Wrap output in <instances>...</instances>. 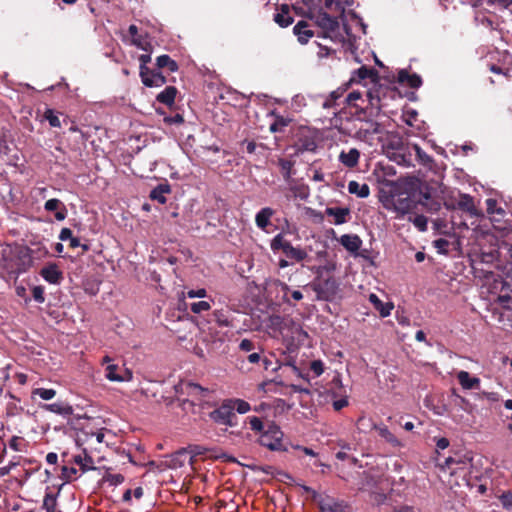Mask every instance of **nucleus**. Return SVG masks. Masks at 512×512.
Listing matches in <instances>:
<instances>
[{
  "mask_svg": "<svg viewBox=\"0 0 512 512\" xmlns=\"http://www.w3.org/2000/svg\"><path fill=\"white\" fill-rule=\"evenodd\" d=\"M164 122L168 125H173V124L179 125L184 122V118L181 114L176 113L172 116H165Z\"/></svg>",
  "mask_w": 512,
  "mask_h": 512,
  "instance_id": "nucleus-64",
  "label": "nucleus"
},
{
  "mask_svg": "<svg viewBox=\"0 0 512 512\" xmlns=\"http://www.w3.org/2000/svg\"><path fill=\"white\" fill-rule=\"evenodd\" d=\"M142 83L146 87H161L166 82V77L158 69H149V73L140 76Z\"/></svg>",
  "mask_w": 512,
  "mask_h": 512,
  "instance_id": "nucleus-16",
  "label": "nucleus"
},
{
  "mask_svg": "<svg viewBox=\"0 0 512 512\" xmlns=\"http://www.w3.org/2000/svg\"><path fill=\"white\" fill-rule=\"evenodd\" d=\"M449 210H461L468 214L470 217L479 216V212L474 203V198L465 193H460L458 198H455L451 203L446 204Z\"/></svg>",
  "mask_w": 512,
  "mask_h": 512,
  "instance_id": "nucleus-8",
  "label": "nucleus"
},
{
  "mask_svg": "<svg viewBox=\"0 0 512 512\" xmlns=\"http://www.w3.org/2000/svg\"><path fill=\"white\" fill-rule=\"evenodd\" d=\"M211 308V305L208 301H198L194 302L190 305V309L193 313H201L203 311H208Z\"/></svg>",
  "mask_w": 512,
  "mask_h": 512,
  "instance_id": "nucleus-56",
  "label": "nucleus"
},
{
  "mask_svg": "<svg viewBox=\"0 0 512 512\" xmlns=\"http://www.w3.org/2000/svg\"><path fill=\"white\" fill-rule=\"evenodd\" d=\"M44 119L49 122V125L54 128H60L61 122L58 115L55 114L53 109H46L44 112Z\"/></svg>",
  "mask_w": 512,
  "mask_h": 512,
  "instance_id": "nucleus-51",
  "label": "nucleus"
},
{
  "mask_svg": "<svg viewBox=\"0 0 512 512\" xmlns=\"http://www.w3.org/2000/svg\"><path fill=\"white\" fill-rule=\"evenodd\" d=\"M412 222L419 231L424 232L427 230L428 220L424 215L415 216Z\"/></svg>",
  "mask_w": 512,
  "mask_h": 512,
  "instance_id": "nucleus-57",
  "label": "nucleus"
},
{
  "mask_svg": "<svg viewBox=\"0 0 512 512\" xmlns=\"http://www.w3.org/2000/svg\"><path fill=\"white\" fill-rule=\"evenodd\" d=\"M393 205L397 212L406 214L416 208V195L410 196L406 193H400L393 199Z\"/></svg>",
  "mask_w": 512,
  "mask_h": 512,
  "instance_id": "nucleus-10",
  "label": "nucleus"
},
{
  "mask_svg": "<svg viewBox=\"0 0 512 512\" xmlns=\"http://www.w3.org/2000/svg\"><path fill=\"white\" fill-rule=\"evenodd\" d=\"M105 377L112 382H126L132 380L133 373L124 366L108 364L105 368Z\"/></svg>",
  "mask_w": 512,
  "mask_h": 512,
  "instance_id": "nucleus-9",
  "label": "nucleus"
},
{
  "mask_svg": "<svg viewBox=\"0 0 512 512\" xmlns=\"http://www.w3.org/2000/svg\"><path fill=\"white\" fill-rule=\"evenodd\" d=\"M348 191L350 194H355L360 198H367L370 194V188L366 183L360 184L354 180L348 183Z\"/></svg>",
  "mask_w": 512,
  "mask_h": 512,
  "instance_id": "nucleus-33",
  "label": "nucleus"
},
{
  "mask_svg": "<svg viewBox=\"0 0 512 512\" xmlns=\"http://www.w3.org/2000/svg\"><path fill=\"white\" fill-rule=\"evenodd\" d=\"M390 160L398 165L409 167L412 165L411 146H400L397 151H387Z\"/></svg>",
  "mask_w": 512,
  "mask_h": 512,
  "instance_id": "nucleus-12",
  "label": "nucleus"
},
{
  "mask_svg": "<svg viewBox=\"0 0 512 512\" xmlns=\"http://www.w3.org/2000/svg\"><path fill=\"white\" fill-rule=\"evenodd\" d=\"M290 242L286 240L282 233L277 234L272 240L270 247L276 252L281 250L283 253L286 251V246H289Z\"/></svg>",
  "mask_w": 512,
  "mask_h": 512,
  "instance_id": "nucleus-41",
  "label": "nucleus"
},
{
  "mask_svg": "<svg viewBox=\"0 0 512 512\" xmlns=\"http://www.w3.org/2000/svg\"><path fill=\"white\" fill-rule=\"evenodd\" d=\"M9 447L17 452H22L27 447V442L23 437L13 436L9 441Z\"/></svg>",
  "mask_w": 512,
  "mask_h": 512,
  "instance_id": "nucleus-48",
  "label": "nucleus"
},
{
  "mask_svg": "<svg viewBox=\"0 0 512 512\" xmlns=\"http://www.w3.org/2000/svg\"><path fill=\"white\" fill-rule=\"evenodd\" d=\"M293 146L297 154L314 152L317 148L315 134L308 128H300L295 135Z\"/></svg>",
  "mask_w": 512,
  "mask_h": 512,
  "instance_id": "nucleus-5",
  "label": "nucleus"
},
{
  "mask_svg": "<svg viewBox=\"0 0 512 512\" xmlns=\"http://www.w3.org/2000/svg\"><path fill=\"white\" fill-rule=\"evenodd\" d=\"M293 33L297 36L301 44H306L314 36V32L309 29L308 22L301 20L293 27Z\"/></svg>",
  "mask_w": 512,
  "mask_h": 512,
  "instance_id": "nucleus-21",
  "label": "nucleus"
},
{
  "mask_svg": "<svg viewBox=\"0 0 512 512\" xmlns=\"http://www.w3.org/2000/svg\"><path fill=\"white\" fill-rule=\"evenodd\" d=\"M498 499L505 510H512V492L504 491L502 494L498 496Z\"/></svg>",
  "mask_w": 512,
  "mask_h": 512,
  "instance_id": "nucleus-55",
  "label": "nucleus"
},
{
  "mask_svg": "<svg viewBox=\"0 0 512 512\" xmlns=\"http://www.w3.org/2000/svg\"><path fill=\"white\" fill-rule=\"evenodd\" d=\"M325 214L334 217L333 223L335 225H341L347 222L350 209L348 207H327Z\"/></svg>",
  "mask_w": 512,
  "mask_h": 512,
  "instance_id": "nucleus-23",
  "label": "nucleus"
},
{
  "mask_svg": "<svg viewBox=\"0 0 512 512\" xmlns=\"http://www.w3.org/2000/svg\"><path fill=\"white\" fill-rule=\"evenodd\" d=\"M345 92L346 88L343 87H339L336 90L332 91L323 102L322 107L324 109L334 108L336 106L337 100L340 99Z\"/></svg>",
  "mask_w": 512,
  "mask_h": 512,
  "instance_id": "nucleus-36",
  "label": "nucleus"
},
{
  "mask_svg": "<svg viewBox=\"0 0 512 512\" xmlns=\"http://www.w3.org/2000/svg\"><path fill=\"white\" fill-rule=\"evenodd\" d=\"M73 463L80 466L83 472L88 470L87 465L93 464V458L85 452L84 458L81 455H75L73 457Z\"/></svg>",
  "mask_w": 512,
  "mask_h": 512,
  "instance_id": "nucleus-50",
  "label": "nucleus"
},
{
  "mask_svg": "<svg viewBox=\"0 0 512 512\" xmlns=\"http://www.w3.org/2000/svg\"><path fill=\"white\" fill-rule=\"evenodd\" d=\"M498 303L505 309L512 310V295L500 294L498 296Z\"/></svg>",
  "mask_w": 512,
  "mask_h": 512,
  "instance_id": "nucleus-59",
  "label": "nucleus"
},
{
  "mask_svg": "<svg viewBox=\"0 0 512 512\" xmlns=\"http://www.w3.org/2000/svg\"><path fill=\"white\" fill-rule=\"evenodd\" d=\"M177 92L178 91L175 86H167L163 91H161L156 96V100L162 104L171 107L172 105H174Z\"/></svg>",
  "mask_w": 512,
  "mask_h": 512,
  "instance_id": "nucleus-29",
  "label": "nucleus"
},
{
  "mask_svg": "<svg viewBox=\"0 0 512 512\" xmlns=\"http://www.w3.org/2000/svg\"><path fill=\"white\" fill-rule=\"evenodd\" d=\"M187 462L191 464L189 455L185 448H181L166 458L165 465L170 469H178L183 467Z\"/></svg>",
  "mask_w": 512,
  "mask_h": 512,
  "instance_id": "nucleus-15",
  "label": "nucleus"
},
{
  "mask_svg": "<svg viewBox=\"0 0 512 512\" xmlns=\"http://www.w3.org/2000/svg\"><path fill=\"white\" fill-rule=\"evenodd\" d=\"M379 75L377 70L361 66L355 70L350 78V82L361 83L362 81L369 80L371 83H378Z\"/></svg>",
  "mask_w": 512,
  "mask_h": 512,
  "instance_id": "nucleus-13",
  "label": "nucleus"
},
{
  "mask_svg": "<svg viewBox=\"0 0 512 512\" xmlns=\"http://www.w3.org/2000/svg\"><path fill=\"white\" fill-rule=\"evenodd\" d=\"M397 80L400 84H407L410 88L413 89H418L422 85V79L418 74H410L405 69H402L398 72Z\"/></svg>",
  "mask_w": 512,
  "mask_h": 512,
  "instance_id": "nucleus-22",
  "label": "nucleus"
},
{
  "mask_svg": "<svg viewBox=\"0 0 512 512\" xmlns=\"http://www.w3.org/2000/svg\"><path fill=\"white\" fill-rule=\"evenodd\" d=\"M132 44L145 52H152V44L148 40L147 35H141L135 40H132Z\"/></svg>",
  "mask_w": 512,
  "mask_h": 512,
  "instance_id": "nucleus-45",
  "label": "nucleus"
},
{
  "mask_svg": "<svg viewBox=\"0 0 512 512\" xmlns=\"http://www.w3.org/2000/svg\"><path fill=\"white\" fill-rule=\"evenodd\" d=\"M421 204L423 206H429L430 210L437 211L439 209V204L437 202L432 201L431 195L429 192H420L418 197L416 196V205Z\"/></svg>",
  "mask_w": 512,
  "mask_h": 512,
  "instance_id": "nucleus-40",
  "label": "nucleus"
},
{
  "mask_svg": "<svg viewBox=\"0 0 512 512\" xmlns=\"http://www.w3.org/2000/svg\"><path fill=\"white\" fill-rule=\"evenodd\" d=\"M414 151L418 161L424 166H431L433 158L428 155L418 144H411V152Z\"/></svg>",
  "mask_w": 512,
  "mask_h": 512,
  "instance_id": "nucleus-38",
  "label": "nucleus"
},
{
  "mask_svg": "<svg viewBox=\"0 0 512 512\" xmlns=\"http://www.w3.org/2000/svg\"><path fill=\"white\" fill-rule=\"evenodd\" d=\"M77 472L78 471L75 467H68L67 465H63L61 467L60 478L66 482H69L76 477Z\"/></svg>",
  "mask_w": 512,
  "mask_h": 512,
  "instance_id": "nucleus-53",
  "label": "nucleus"
},
{
  "mask_svg": "<svg viewBox=\"0 0 512 512\" xmlns=\"http://www.w3.org/2000/svg\"><path fill=\"white\" fill-rule=\"evenodd\" d=\"M290 120L284 118L283 116H276L275 121L270 125V132L276 133V132H282L283 129L288 126Z\"/></svg>",
  "mask_w": 512,
  "mask_h": 512,
  "instance_id": "nucleus-46",
  "label": "nucleus"
},
{
  "mask_svg": "<svg viewBox=\"0 0 512 512\" xmlns=\"http://www.w3.org/2000/svg\"><path fill=\"white\" fill-rule=\"evenodd\" d=\"M376 432L391 448L401 449L404 447L403 441L399 439L386 425L382 423L379 424L376 427Z\"/></svg>",
  "mask_w": 512,
  "mask_h": 512,
  "instance_id": "nucleus-14",
  "label": "nucleus"
},
{
  "mask_svg": "<svg viewBox=\"0 0 512 512\" xmlns=\"http://www.w3.org/2000/svg\"><path fill=\"white\" fill-rule=\"evenodd\" d=\"M156 68L160 70H167L170 73L178 71L179 65L169 55L163 54L156 58Z\"/></svg>",
  "mask_w": 512,
  "mask_h": 512,
  "instance_id": "nucleus-27",
  "label": "nucleus"
},
{
  "mask_svg": "<svg viewBox=\"0 0 512 512\" xmlns=\"http://www.w3.org/2000/svg\"><path fill=\"white\" fill-rule=\"evenodd\" d=\"M171 192L169 184H159L150 192V199L158 201L160 204H165L167 199L165 194Z\"/></svg>",
  "mask_w": 512,
  "mask_h": 512,
  "instance_id": "nucleus-32",
  "label": "nucleus"
},
{
  "mask_svg": "<svg viewBox=\"0 0 512 512\" xmlns=\"http://www.w3.org/2000/svg\"><path fill=\"white\" fill-rule=\"evenodd\" d=\"M360 151L357 148H351L349 151L342 150L339 154V161L347 168H354L358 165Z\"/></svg>",
  "mask_w": 512,
  "mask_h": 512,
  "instance_id": "nucleus-20",
  "label": "nucleus"
},
{
  "mask_svg": "<svg viewBox=\"0 0 512 512\" xmlns=\"http://www.w3.org/2000/svg\"><path fill=\"white\" fill-rule=\"evenodd\" d=\"M284 254L286 257L293 259L296 262H301L308 257V254L304 249L300 247H294L291 243L289 246H286V251Z\"/></svg>",
  "mask_w": 512,
  "mask_h": 512,
  "instance_id": "nucleus-34",
  "label": "nucleus"
},
{
  "mask_svg": "<svg viewBox=\"0 0 512 512\" xmlns=\"http://www.w3.org/2000/svg\"><path fill=\"white\" fill-rule=\"evenodd\" d=\"M486 205L488 214H502L504 212L502 208L497 207V201L495 199H487Z\"/></svg>",
  "mask_w": 512,
  "mask_h": 512,
  "instance_id": "nucleus-61",
  "label": "nucleus"
},
{
  "mask_svg": "<svg viewBox=\"0 0 512 512\" xmlns=\"http://www.w3.org/2000/svg\"><path fill=\"white\" fill-rule=\"evenodd\" d=\"M393 95L394 92L386 86L375 85L366 91L368 105L355 111V116L360 121H365L368 128L364 130V136L369 134L380 133V124L373 121L372 118L377 117L385 105L384 100L387 95Z\"/></svg>",
  "mask_w": 512,
  "mask_h": 512,
  "instance_id": "nucleus-1",
  "label": "nucleus"
},
{
  "mask_svg": "<svg viewBox=\"0 0 512 512\" xmlns=\"http://www.w3.org/2000/svg\"><path fill=\"white\" fill-rule=\"evenodd\" d=\"M433 246L437 249L439 253L446 254L447 248L449 246V241L444 238H438L433 241Z\"/></svg>",
  "mask_w": 512,
  "mask_h": 512,
  "instance_id": "nucleus-58",
  "label": "nucleus"
},
{
  "mask_svg": "<svg viewBox=\"0 0 512 512\" xmlns=\"http://www.w3.org/2000/svg\"><path fill=\"white\" fill-rule=\"evenodd\" d=\"M214 321L221 327L231 326L228 313L224 310H215L213 312Z\"/></svg>",
  "mask_w": 512,
  "mask_h": 512,
  "instance_id": "nucleus-44",
  "label": "nucleus"
},
{
  "mask_svg": "<svg viewBox=\"0 0 512 512\" xmlns=\"http://www.w3.org/2000/svg\"><path fill=\"white\" fill-rule=\"evenodd\" d=\"M313 500L317 502L321 512H353L352 507L343 501L330 496H321L313 491Z\"/></svg>",
  "mask_w": 512,
  "mask_h": 512,
  "instance_id": "nucleus-6",
  "label": "nucleus"
},
{
  "mask_svg": "<svg viewBox=\"0 0 512 512\" xmlns=\"http://www.w3.org/2000/svg\"><path fill=\"white\" fill-rule=\"evenodd\" d=\"M138 59L140 62L139 75H146L150 69L147 64L151 62V53L141 54Z\"/></svg>",
  "mask_w": 512,
  "mask_h": 512,
  "instance_id": "nucleus-52",
  "label": "nucleus"
},
{
  "mask_svg": "<svg viewBox=\"0 0 512 512\" xmlns=\"http://www.w3.org/2000/svg\"><path fill=\"white\" fill-rule=\"evenodd\" d=\"M387 143H389L388 151H397L400 146H411L408 142H404L398 135L389 136Z\"/></svg>",
  "mask_w": 512,
  "mask_h": 512,
  "instance_id": "nucleus-47",
  "label": "nucleus"
},
{
  "mask_svg": "<svg viewBox=\"0 0 512 512\" xmlns=\"http://www.w3.org/2000/svg\"><path fill=\"white\" fill-rule=\"evenodd\" d=\"M32 296L36 302L43 303L45 301L44 287L34 286L32 289Z\"/></svg>",
  "mask_w": 512,
  "mask_h": 512,
  "instance_id": "nucleus-60",
  "label": "nucleus"
},
{
  "mask_svg": "<svg viewBox=\"0 0 512 512\" xmlns=\"http://www.w3.org/2000/svg\"><path fill=\"white\" fill-rule=\"evenodd\" d=\"M43 508L46 512H61L57 510V499L52 493H46L43 500Z\"/></svg>",
  "mask_w": 512,
  "mask_h": 512,
  "instance_id": "nucleus-43",
  "label": "nucleus"
},
{
  "mask_svg": "<svg viewBox=\"0 0 512 512\" xmlns=\"http://www.w3.org/2000/svg\"><path fill=\"white\" fill-rule=\"evenodd\" d=\"M257 442L270 451L287 452L289 449L283 431L274 421L266 423V429L259 435Z\"/></svg>",
  "mask_w": 512,
  "mask_h": 512,
  "instance_id": "nucleus-2",
  "label": "nucleus"
},
{
  "mask_svg": "<svg viewBox=\"0 0 512 512\" xmlns=\"http://www.w3.org/2000/svg\"><path fill=\"white\" fill-rule=\"evenodd\" d=\"M362 98V93L359 92V91H352L348 94V96L346 97V102L348 105L356 108V110L358 109L357 105L355 104V102L359 99Z\"/></svg>",
  "mask_w": 512,
  "mask_h": 512,
  "instance_id": "nucleus-62",
  "label": "nucleus"
},
{
  "mask_svg": "<svg viewBox=\"0 0 512 512\" xmlns=\"http://www.w3.org/2000/svg\"><path fill=\"white\" fill-rule=\"evenodd\" d=\"M40 275L50 284H59L63 280V273L55 263L44 266Z\"/></svg>",
  "mask_w": 512,
  "mask_h": 512,
  "instance_id": "nucleus-17",
  "label": "nucleus"
},
{
  "mask_svg": "<svg viewBox=\"0 0 512 512\" xmlns=\"http://www.w3.org/2000/svg\"><path fill=\"white\" fill-rule=\"evenodd\" d=\"M33 395H38L43 400H51L55 397L56 391L54 389L36 388L32 391Z\"/></svg>",
  "mask_w": 512,
  "mask_h": 512,
  "instance_id": "nucleus-54",
  "label": "nucleus"
},
{
  "mask_svg": "<svg viewBox=\"0 0 512 512\" xmlns=\"http://www.w3.org/2000/svg\"><path fill=\"white\" fill-rule=\"evenodd\" d=\"M210 418L218 424L233 427L237 424V416L233 412L228 400H225L218 408L210 413Z\"/></svg>",
  "mask_w": 512,
  "mask_h": 512,
  "instance_id": "nucleus-7",
  "label": "nucleus"
},
{
  "mask_svg": "<svg viewBox=\"0 0 512 512\" xmlns=\"http://www.w3.org/2000/svg\"><path fill=\"white\" fill-rule=\"evenodd\" d=\"M457 379L463 389H479L480 387V379L478 377H472L467 371H459L457 373Z\"/></svg>",
  "mask_w": 512,
  "mask_h": 512,
  "instance_id": "nucleus-25",
  "label": "nucleus"
},
{
  "mask_svg": "<svg viewBox=\"0 0 512 512\" xmlns=\"http://www.w3.org/2000/svg\"><path fill=\"white\" fill-rule=\"evenodd\" d=\"M185 449H186V451H187V453L189 455V458L191 460V464H193V459L196 456L205 455L206 452L208 451L207 448H205L204 446H201V445H189Z\"/></svg>",
  "mask_w": 512,
  "mask_h": 512,
  "instance_id": "nucleus-49",
  "label": "nucleus"
},
{
  "mask_svg": "<svg viewBox=\"0 0 512 512\" xmlns=\"http://www.w3.org/2000/svg\"><path fill=\"white\" fill-rule=\"evenodd\" d=\"M44 209L48 212L55 211V218L63 221L67 217V209L62 201L56 198L49 199L44 204Z\"/></svg>",
  "mask_w": 512,
  "mask_h": 512,
  "instance_id": "nucleus-18",
  "label": "nucleus"
},
{
  "mask_svg": "<svg viewBox=\"0 0 512 512\" xmlns=\"http://www.w3.org/2000/svg\"><path fill=\"white\" fill-rule=\"evenodd\" d=\"M32 265L33 257L31 250L28 247H20L11 258L5 260L3 268L6 270L9 278H13L16 281L19 275L27 272Z\"/></svg>",
  "mask_w": 512,
  "mask_h": 512,
  "instance_id": "nucleus-3",
  "label": "nucleus"
},
{
  "mask_svg": "<svg viewBox=\"0 0 512 512\" xmlns=\"http://www.w3.org/2000/svg\"><path fill=\"white\" fill-rule=\"evenodd\" d=\"M369 301L373 304L374 308L379 312L381 317H387L390 315L391 310L394 308L393 303L389 302L384 304L379 297L372 293L369 295Z\"/></svg>",
  "mask_w": 512,
  "mask_h": 512,
  "instance_id": "nucleus-28",
  "label": "nucleus"
},
{
  "mask_svg": "<svg viewBox=\"0 0 512 512\" xmlns=\"http://www.w3.org/2000/svg\"><path fill=\"white\" fill-rule=\"evenodd\" d=\"M311 287L317 299L322 301H334L339 292V283L333 276L322 278L319 275L311 282Z\"/></svg>",
  "mask_w": 512,
  "mask_h": 512,
  "instance_id": "nucleus-4",
  "label": "nucleus"
},
{
  "mask_svg": "<svg viewBox=\"0 0 512 512\" xmlns=\"http://www.w3.org/2000/svg\"><path fill=\"white\" fill-rule=\"evenodd\" d=\"M43 408L49 412L62 415V416H71L73 414V407L69 404H65L62 402L45 404Z\"/></svg>",
  "mask_w": 512,
  "mask_h": 512,
  "instance_id": "nucleus-31",
  "label": "nucleus"
},
{
  "mask_svg": "<svg viewBox=\"0 0 512 512\" xmlns=\"http://www.w3.org/2000/svg\"><path fill=\"white\" fill-rule=\"evenodd\" d=\"M318 25L328 32H334L339 27L338 19L330 14L324 12L320 13L317 17Z\"/></svg>",
  "mask_w": 512,
  "mask_h": 512,
  "instance_id": "nucleus-26",
  "label": "nucleus"
},
{
  "mask_svg": "<svg viewBox=\"0 0 512 512\" xmlns=\"http://www.w3.org/2000/svg\"><path fill=\"white\" fill-rule=\"evenodd\" d=\"M178 388L181 389L182 393H185L192 398H196L198 401L204 400L210 393L209 389L192 382H186L179 386H175L176 392H178Z\"/></svg>",
  "mask_w": 512,
  "mask_h": 512,
  "instance_id": "nucleus-11",
  "label": "nucleus"
},
{
  "mask_svg": "<svg viewBox=\"0 0 512 512\" xmlns=\"http://www.w3.org/2000/svg\"><path fill=\"white\" fill-rule=\"evenodd\" d=\"M278 166L280 167V171H281L283 178L286 181H288L294 173V171H293L294 162L291 160L284 159V158H279Z\"/></svg>",
  "mask_w": 512,
  "mask_h": 512,
  "instance_id": "nucleus-39",
  "label": "nucleus"
},
{
  "mask_svg": "<svg viewBox=\"0 0 512 512\" xmlns=\"http://www.w3.org/2000/svg\"><path fill=\"white\" fill-rule=\"evenodd\" d=\"M340 244L349 252L356 253L361 245L362 240L356 234H344L339 239Z\"/></svg>",
  "mask_w": 512,
  "mask_h": 512,
  "instance_id": "nucleus-24",
  "label": "nucleus"
},
{
  "mask_svg": "<svg viewBox=\"0 0 512 512\" xmlns=\"http://www.w3.org/2000/svg\"><path fill=\"white\" fill-rule=\"evenodd\" d=\"M378 425L379 424L374 423L371 418L366 416H360L356 422V428L359 433H368L372 430L376 431Z\"/></svg>",
  "mask_w": 512,
  "mask_h": 512,
  "instance_id": "nucleus-35",
  "label": "nucleus"
},
{
  "mask_svg": "<svg viewBox=\"0 0 512 512\" xmlns=\"http://www.w3.org/2000/svg\"><path fill=\"white\" fill-rule=\"evenodd\" d=\"M274 215V210L270 207L262 208L255 216L257 227L265 230L270 224V218Z\"/></svg>",
  "mask_w": 512,
  "mask_h": 512,
  "instance_id": "nucleus-30",
  "label": "nucleus"
},
{
  "mask_svg": "<svg viewBox=\"0 0 512 512\" xmlns=\"http://www.w3.org/2000/svg\"><path fill=\"white\" fill-rule=\"evenodd\" d=\"M233 412L237 411L239 414H245L251 410L250 404L242 399H229L228 400Z\"/></svg>",
  "mask_w": 512,
  "mask_h": 512,
  "instance_id": "nucleus-42",
  "label": "nucleus"
},
{
  "mask_svg": "<svg viewBox=\"0 0 512 512\" xmlns=\"http://www.w3.org/2000/svg\"><path fill=\"white\" fill-rule=\"evenodd\" d=\"M310 369L318 377L324 372V364L321 360H314L310 364Z\"/></svg>",
  "mask_w": 512,
  "mask_h": 512,
  "instance_id": "nucleus-63",
  "label": "nucleus"
},
{
  "mask_svg": "<svg viewBox=\"0 0 512 512\" xmlns=\"http://www.w3.org/2000/svg\"><path fill=\"white\" fill-rule=\"evenodd\" d=\"M274 22L281 28H286L294 22V18L290 15V6L288 4H281L279 12L273 16Z\"/></svg>",
  "mask_w": 512,
  "mask_h": 512,
  "instance_id": "nucleus-19",
  "label": "nucleus"
},
{
  "mask_svg": "<svg viewBox=\"0 0 512 512\" xmlns=\"http://www.w3.org/2000/svg\"><path fill=\"white\" fill-rule=\"evenodd\" d=\"M245 423L249 425L250 429L256 434L260 435L266 429V423L260 417L248 416Z\"/></svg>",
  "mask_w": 512,
  "mask_h": 512,
  "instance_id": "nucleus-37",
  "label": "nucleus"
}]
</instances>
